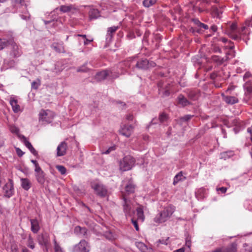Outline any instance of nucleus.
Masks as SVG:
<instances>
[{"instance_id":"4","label":"nucleus","mask_w":252,"mask_h":252,"mask_svg":"<svg viewBox=\"0 0 252 252\" xmlns=\"http://www.w3.org/2000/svg\"><path fill=\"white\" fill-rule=\"evenodd\" d=\"M157 86L158 94L161 98L169 96L172 92V86L170 83H165L162 80H160L158 82Z\"/></svg>"},{"instance_id":"57","label":"nucleus","mask_w":252,"mask_h":252,"mask_svg":"<svg viewBox=\"0 0 252 252\" xmlns=\"http://www.w3.org/2000/svg\"><path fill=\"white\" fill-rule=\"evenodd\" d=\"M227 188L224 187H222L219 188H217V190L218 191H220L221 193H224L226 192Z\"/></svg>"},{"instance_id":"28","label":"nucleus","mask_w":252,"mask_h":252,"mask_svg":"<svg viewBox=\"0 0 252 252\" xmlns=\"http://www.w3.org/2000/svg\"><path fill=\"white\" fill-rule=\"evenodd\" d=\"M22 0H13L10 11L13 13L17 12L18 9L22 6Z\"/></svg>"},{"instance_id":"60","label":"nucleus","mask_w":252,"mask_h":252,"mask_svg":"<svg viewBox=\"0 0 252 252\" xmlns=\"http://www.w3.org/2000/svg\"><path fill=\"white\" fill-rule=\"evenodd\" d=\"M34 167H35V168H34L35 173L43 171L38 163L36 164V165H34Z\"/></svg>"},{"instance_id":"39","label":"nucleus","mask_w":252,"mask_h":252,"mask_svg":"<svg viewBox=\"0 0 252 252\" xmlns=\"http://www.w3.org/2000/svg\"><path fill=\"white\" fill-rule=\"evenodd\" d=\"M223 250H224V252H236L237 245L233 243L226 248L223 247Z\"/></svg>"},{"instance_id":"41","label":"nucleus","mask_w":252,"mask_h":252,"mask_svg":"<svg viewBox=\"0 0 252 252\" xmlns=\"http://www.w3.org/2000/svg\"><path fill=\"white\" fill-rule=\"evenodd\" d=\"M244 88L250 95H252V82L247 81L244 85Z\"/></svg>"},{"instance_id":"16","label":"nucleus","mask_w":252,"mask_h":252,"mask_svg":"<svg viewBox=\"0 0 252 252\" xmlns=\"http://www.w3.org/2000/svg\"><path fill=\"white\" fill-rule=\"evenodd\" d=\"M67 144L65 141L60 143L57 148V156L62 157L66 154Z\"/></svg>"},{"instance_id":"62","label":"nucleus","mask_w":252,"mask_h":252,"mask_svg":"<svg viewBox=\"0 0 252 252\" xmlns=\"http://www.w3.org/2000/svg\"><path fill=\"white\" fill-rule=\"evenodd\" d=\"M133 32L135 33V34H136V35L137 36H140L142 34V32L140 31V30L137 29H135L134 30V32Z\"/></svg>"},{"instance_id":"49","label":"nucleus","mask_w":252,"mask_h":252,"mask_svg":"<svg viewBox=\"0 0 252 252\" xmlns=\"http://www.w3.org/2000/svg\"><path fill=\"white\" fill-rule=\"evenodd\" d=\"M28 246L32 249H33L34 248V244L33 240V239L32 238L31 236H29L28 238Z\"/></svg>"},{"instance_id":"40","label":"nucleus","mask_w":252,"mask_h":252,"mask_svg":"<svg viewBox=\"0 0 252 252\" xmlns=\"http://www.w3.org/2000/svg\"><path fill=\"white\" fill-rule=\"evenodd\" d=\"M59 9L61 12L65 13L69 12L72 9V5H61L59 8H56L55 10H58Z\"/></svg>"},{"instance_id":"29","label":"nucleus","mask_w":252,"mask_h":252,"mask_svg":"<svg viewBox=\"0 0 252 252\" xmlns=\"http://www.w3.org/2000/svg\"><path fill=\"white\" fill-rule=\"evenodd\" d=\"M21 187L25 190H28L32 186L30 180L28 178H21Z\"/></svg>"},{"instance_id":"53","label":"nucleus","mask_w":252,"mask_h":252,"mask_svg":"<svg viewBox=\"0 0 252 252\" xmlns=\"http://www.w3.org/2000/svg\"><path fill=\"white\" fill-rule=\"evenodd\" d=\"M228 45L225 46V48L226 49H228L230 50H232L234 48V43L231 41L229 40L228 41Z\"/></svg>"},{"instance_id":"31","label":"nucleus","mask_w":252,"mask_h":252,"mask_svg":"<svg viewBox=\"0 0 252 252\" xmlns=\"http://www.w3.org/2000/svg\"><path fill=\"white\" fill-rule=\"evenodd\" d=\"M9 102L14 113H18L20 111V106L18 104V100L17 99L11 98Z\"/></svg>"},{"instance_id":"12","label":"nucleus","mask_w":252,"mask_h":252,"mask_svg":"<svg viewBox=\"0 0 252 252\" xmlns=\"http://www.w3.org/2000/svg\"><path fill=\"white\" fill-rule=\"evenodd\" d=\"M135 189V185L132 182L129 181L125 188V191L122 192V198H128V195L134 193Z\"/></svg>"},{"instance_id":"48","label":"nucleus","mask_w":252,"mask_h":252,"mask_svg":"<svg viewBox=\"0 0 252 252\" xmlns=\"http://www.w3.org/2000/svg\"><path fill=\"white\" fill-rule=\"evenodd\" d=\"M87 63H84L82 66L79 67L77 71L80 72H87L89 70V69L86 66Z\"/></svg>"},{"instance_id":"20","label":"nucleus","mask_w":252,"mask_h":252,"mask_svg":"<svg viewBox=\"0 0 252 252\" xmlns=\"http://www.w3.org/2000/svg\"><path fill=\"white\" fill-rule=\"evenodd\" d=\"M22 138L23 139V142L24 145L26 146V147L30 151V152L36 157L38 156V154L37 151L33 147L31 143V142L28 141L27 138L24 136H22Z\"/></svg>"},{"instance_id":"9","label":"nucleus","mask_w":252,"mask_h":252,"mask_svg":"<svg viewBox=\"0 0 252 252\" xmlns=\"http://www.w3.org/2000/svg\"><path fill=\"white\" fill-rule=\"evenodd\" d=\"M123 199V212H124L126 217H132L133 214L134 213L133 211L131 210V207L130 205V201L128 198H125L124 197Z\"/></svg>"},{"instance_id":"42","label":"nucleus","mask_w":252,"mask_h":252,"mask_svg":"<svg viewBox=\"0 0 252 252\" xmlns=\"http://www.w3.org/2000/svg\"><path fill=\"white\" fill-rule=\"evenodd\" d=\"M104 236L108 240L113 241L116 239V235L113 233L111 231H106Z\"/></svg>"},{"instance_id":"13","label":"nucleus","mask_w":252,"mask_h":252,"mask_svg":"<svg viewBox=\"0 0 252 252\" xmlns=\"http://www.w3.org/2000/svg\"><path fill=\"white\" fill-rule=\"evenodd\" d=\"M236 95H237V94ZM221 96L222 100L228 105H233L239 102V99L237 96H231L225 95L224 93L221 94Z\"/></svg>"},{"instance_id":"52","label":"nucleus","mask_w":252,"mask_h":252,"mask_svg":"<svg viewBox=\"0 0 252 252\" xmlns=\"http://www.w3.org/2000/svg\"><path fill=\"white\" fill-rule=\"evenodd\" d=\"M212 51L215 53H221V50L219 46L214 45L212 48Z\"/></svg>"},{"instance_id":"21","label":"nucleus","mask_w":252,"mask_h":252,"mask_svg":"<svg viewBox=\"0 0 252 252\" xmlns=\"http://www.w3.org/2000/svg\"><path fill=\"white\" fill-rule=\"evenodd\" d=\"M30 221L31 224V231L34 234L37 233L40 229L38 220L37 218H35L30 219Z\"/></svg>"},{"instance_id":"38","label":"nucleus","mask_w":252,"mask_h":252,"mask_svg":"<svg viewBox=\"0 0 252 252\" xmlns=\"http://www.w3.org/2000/svg\"><path fill=\"white\" fill-rule=\"evenodd\" d=\"M211 60L213 62L217 63L218 65L222 64L225 61L223 58L217 55L212 56Z\"/></svg>"},{"instance_id":"1","label":"nucleus","mask_w":252,"mask_h":252,"mask_svg":"<svg viewBox=\"0 0 252 252\" xmlns=\"http://www.w3.org/2000/svg\"><path fill=\"white\" fill-rule=\"evenodd\" d=\"M90 187L94 190V193L100 198H105L108 196L107 187L101 183L98 179L90 181Z\"/></svg>"},{"instance_id":"63","label":"nucleus","mask_w":252,"mask_h":252,"mask_svg":"<svg viewBox=\"0 0 252 252\" xmlns=\"http://www.w3.org/2000/svg\"><path fill=\"white\" fill-rule=\"evenodd\" d=\"M55 252H63L60 246H56V248H54Z\"/></svg>"},{"instance_id":"56","label":"nucleus","mask_w":252,"mask_h":252,"mask_svg":"<svg viewBox=\"0 0 252 252\" xmlns=\"http://www.w3.org/2000/svg\"><path fill=\"white\" fill-rule=\"evenodd\" d=\"M16 153L17 154V155L19 157H21L22 156H23V155L24 154V152H23L20 148H16Z\"/></svg>"},{"instance_id":"58","label":"nucleus","mask_w":252,"mask_h":252,"mask_svg":"<svg viewBox=\"0 0 252 252\" xmlns=\"http://www.w3.org/2000/svg\"><path fill=\"white\" fill-rule=\"evenodd\" d=\"M252 76V74L250 72H246L243 76V79L244 81H246L247 79L251 77Z\"/></svg>"},{"instance_id":"36","label":"nucleus","mask_w":252,"mask_h":252,"mask_svg":"<svg viewBox=\"0 0 252 252\" xmlns=\"http://www.w3.org/2000/svg\"><path fill=\"white\" fill-rule=\"evenodd\" d=\"M100 16V13L97 9H92L89 11V17L91 19H95Z\"/></svg>"},{"instance_id":"30","label":"nucleus","mask_w":252,"mask_h":252,"mask_svg":"<svg viewBox=\"0 0 252 252\" xmlns=\"http://www.w3.org/2000/svg\"><path fill=\"white\" fill-rule=\"evenodd\" d=\"M10 35L7 38H0V51L9 46Z\"/></svg>"},{"instance_id":"25","label":"nucleus","mask_w":252,"mask_h":252,"mask_svg":"<svg viewBox=\"0 0 252 252\" xmlns=\"http://www.w3.org/2000/svg\"><path fill=\"white\" fill-rule=\"evenodd\" d=\"M192 22L194 25L198 27V29L200 30V32L203 33L204 30H207L209 27L207 25L201 23L198 19L194 18L192 19Z\"/></svg>"},{"instance_id":"15","label":"nucleus","mask_w":252,"mask_h":252,"mask_svg":"<svg viewBox=\"0 0 252 252\" xmlns=\"http://www.w3.org/2000/svg\"><path fill=\"white\" fill-rule=\"evenodd\" d=\"M119 28V26H113L107 29V34L106 35V43L107 44L110 43L113 37L114 33Z\"/></svg>"},{"instance_id":"46","label":"nucleus","mask_w":252,"mask_h":252,"mask_svg":"<svg viewBox=\"0 0 252 252\" xmlns=\"http://www.w3.org/2000/svg\"><path fill=\"white\" fill-rule=\"evenodd\" d=\"M197 28L198 27L196 26L195 27H191L189 29V32L192 33L193 35H196L197 33L201 34L200 30Z\"/></svg>"},{"instance_id":"17","label":"nucleus","mask_w":252,"mask_h":252,"mask_svg":"<svg viewBox=\"0 0 252 252\" xmlns=\"http://www.w3.org/2000/svg\"><path fill=\"white\" fill-rule=\"evenodd\" d=\"M232 124L234 126L233 130L236 134L245 128L244 123L238 119H235L233 120Z\"/></svg>"},{"instance_id":"24","label":"nucleus","mask_w":252,"mask_h":252,"mask_svg":"<svg viewBox=\"0 0 252 252\" xmlns=\"http://www.w3.org/2000/svg\"><path fill=\"white\" fill-rule=\"evenodd\" d=\"M109 75V71L108 70H103L96 73L94 78L97 81H101L105 80Z\"/></svg>"},{"instance_id":"18","label":"nucleus","mask_w":252,"mask_h":252,"mask_svg":"<svg viewBox=\"0 0 252 252\" xmlns=\"http://www.w3.org/2000/svg\"><path fill=\"white\" fill-rule=\"evenodd\" d=\"M177 101L178 104L181 106L182 107H185L192 104V103L182 94H179L178 95L177 98Z\"/></svg>"},{"instance_id":"14","label":"nucleus","mask_w":252,"mask_h":252,"mask_svg":"<svg viewBox=\"0 0 252 252\" xmlns=\"http://www.w3.org/2000/svg\"><path fill=\"white\" fill-rule=\"evenodd\" d=\"M133 127L131 125H124L121 126V129L119 130L120 134L126 137H129L131 135Z\"/></svg>"},{"instance_id":"32","label":"nucleus","mask_w":252,"mask_h":252,"mask_svg":"<svg viewBox=\"0 0 252 252\" xmlns=\"http://www.w3.org/2000/svg\"><path fill=\"white\" fill-rule=\"evenodd\" d=\"M234 155V151H227L220 153V158L224 160H226Z\"/></svg>"},{"instance_id":"59","label":"nucleus","mask_w":252,"mask_h":252,"mask_svg":"<svg viewBox=\"0 0 252 252\" xmlns=\"http://www.w3.org/2000/svg\"><path fill=\"white\" fill-rule=\"evenodd\" d=\"M82 227L80 226H76L74 228V232L77 234H81V231L82 230Z\"/></svg>"},{"instance_id":"37","label":"nucleus","mask_w":252,"mask_h":252,"mask_svg":"<svg viewBox=\"0 0 252 252\" xmlns=\"http://www.w3.org/2000/svg\"><path fill=\"white\" fill-rule=\"evenodd\" d=\"M136 213L137 216V219L143 221L145 218L143 211V206H139L136 208Z\"/></svg>"},{"instance_id":"47","label":"nucleus","mask_w":252,"mask_h":252,"mask_svg":"<svg viewBox=\"0 0 252 252\" xmlns=\"http://www.w3.org/2000/svg\"><path fill=\"white\" fill-rule=\"evenodd\" d=\"M56 168L62 175H64L66 174V169L64 166L61 165H57L56 166Z\"/></svg>"},{"instance_id":"8","label":"nucleus","mask_w":252,"mask_h":252,"mask_svg":"<svg viewBox=\"0 0 252 252\" xmlns=\"http://www.w3.org/2000/svg\"><path fill=\"white\" fill-rule=\"evenodd\" d=\"M90 247L88 242L85 240H82L73 248V252H89Z\"/></svg>"},{"instance_id":"19","label":"nucleus","mask_w":252,"mask_h":252,"mask_svg":"<svg viewBox=\"0 0 252 252\" xmlns=\"http://www.w3.org/2000/svg\"><path fill=\"white\" fill-rule=\"evenodd\" d=\"M17 62L13 58L8 60H4L1 69L6 70L15 67Z\"/></svg>"},{"instance_id":"2","label":"nucleus","mask_w":252,"mask_h":252,"mask_svg":"<svg viewBox=\"0 0 252 252\" xmlns=\"http://www.w3.org/2000/svg\"><path fill=\"white\" fill-rule=\"evenodd\" d=\"M174 209L171 206L164 207L154 219V222L158 223L167 221L174 213Z\"/></svg>"},{"instance_id":"35","label":"nucleus","mask_w":252,"mask_h":252,"mask_svg":"<svg viewBox=\"0 0 252 252\" xmlns=\"http://www.w3.org/2000/svg\"><path fill=\"white\" fill-rule=\"evenodd\" d=\"M211 12L212 15L214 17H216L219 19L221 18V15L222 13L221 10L216 6H214L212 7Z\"/></svg>"},{"instance_id":"22","label":"nucleus","mask_w":252,"mask_h":252,"mask_svg":"<svg viewBox=\"0 0 252 252\" xmlns=\"http://www.w3.org/2000/svg\"><path fill=\"white\" fill-rule=\"evenodd\" d=\"M51 47L58 53H65V50L63 43L54 42L51 45Z\"/></svg>"},{"instance_id":"50","label":"nucleus","mask_w":252,"mask_h":252,"mask_svg":"<svg viewBox=\"0 0 252 252\" xmlns=\"http://www.w3.org/2000/svg\"><path fill=\"white\" fill-rule=\"evenodd\" d=\"M117 146L114 145L110 147L107 150L102 153V154L107 155L110 154L111 152L115 151L116 149Z\"/></svg>"},{"instance_id":"45","label":"nucleus","mask_w":252,"mask_h":252,"mask_svg":"<svg viewBox=\"0 0 252 252\" xmlns=\"http://www.w3.org/2000/svg\"><path fill=\"white\" fill-rule=\"evenodd\" d=\"M194 116L191 115H186L183 117L179 118V121L182 122H188Z\"/></svg>"},{"instance_id":"55","label":"nucleus","mask_w":252,"mask_h":252,"mask_svg":"<svg viewBox=\"0 0 252 252\" xmlns=\"http://www.w3.org/2000/svg\"><path fill=\"white\" fill-rule=\"evenodd\" d=\"M131 222L133 224V225H134L136 230L139 231V226H138L137 220H134V219L132 218V219H131Z\"/></svg>"},{"instance_id":"34","label":"nucleus","mask_w":252,"mask_h":252,"mask_svg":"<svg viewBox=\"0 0 252 252\" xmlns=\"http://www.w3.org/2000/svg\"><path fill=\"white\" fill-rule=\"evenodd\" d=\"M188 97L193 101L196 100L198 97V94L193 90H188L187 92Z\"/></svg>"},{"instance_id":"61","label":"nucleus","mask_w":252,"mask_h":252,"mask_svg":"<svg viewBox=\"0 0 252 252\" xmlns=\"http://www.w3.org/2000/svg\"><path fill=\"white\" fill-rule=\"evenodd\" d=\"M217 29H218L217 26L216 25H213L211 27V28L210 29V31H212V32L213 33H214L216 32H217Z\"/></svg>"},{"instance_id":"27","label":"nucleus","mask_w":252,"mask_h":252,"mask_svg":"<svg viewBox=\"0 0 252 252\" xmlns=\"http://www.w3.org/2000/svg\"><path fill=\"white\" fill-rule=\"evenodd\" d=\"M168 119V115L166 114L165 112H162L159 115L158 119L156 118L153 119L151 122V124H156L157 123V121L158 120L160 122V123H163L165 122H167Z\"/></svg>"},{"instance_id":"10","label":"nucleus","mask_w":252,"mask_h":252,"mask_svg":"<svg viewBox=\"0 0 252 252\" xmlns=\"http://www.w3.org/2000/svg\"><path fill=\"white\" fill-rule=\"evenodd\" d=\"M54 115L53 112L49 110H41L39 113V120L45 121L48 123L52 122Z\"/></svg>"},{"instance_id":"7","label":"nucleus","mask_w":252,"mask_h":252,"mask_svg":"<svg viewBox=\"0 0 252 252\" xmlns=\"http://www.w3.org/2000/svg\"><path fill=\"white\" fill-rule=\"evenodd\" d=\"M3 196L9 198L14 194V183L12 179H9L8 182L3 187Z\"/></svg>"},{"instance_id":"64","label":"nucleus","mask_w":252,"mask_h":252,"mask_svg":"<svg viewBox=\"0 0 252 252\" xmlns=\"http://www.w3.org/2000/svg\"><path fill=\"white\" fill-rule=\"evenodd\" d=\"M212 252H224V250H223V247H221L217 248Z\"/></svg>"},{"instance_id":"51","label":"nucleus","mask_w":252,"mask_h":252,"mask_svg":"<svg viewBox=\"0 0 252 252\" xmlns=\"http://www.w3.org/2000/svg\"><path fill=\"white\" fill-rule=\"evenodd\" d=\"M136 246L140 250L143 252L147 249V246L143 243L138 242Z\"/></svg>"},{"instance_id":"43","label":"nucleus","mask_w":252,"mask_h":252,"mask_svg":"<svg viewBox=\"0 0 252 252\" xmlns=\"http://www.w3.org/2000/svg\"><path fill=\"white\" fill-rule=\"evenodd\" d=\"M157 1V0H144L143 4L146 7H149L155 4Z\"/></svg>"},{"instance_id":"5","label":"nucleus","mask_w":252,"mask_h":252,"mask_svg":"<svg viewBox=\"0 0 252 252\" xmlns=\"http://www.w3.org/2000/svg\"><path fill=\"white\" fill-rule=\"evenodd\" d=\"M135 162V159L131 156H125L120 161V170L123 172L130 170L134 166Z\"/></svg>"},{"instance_id":"3","label":"nucleus","mask_w":252,"mask_h":252,"mask_svg":"<svg viewBox=\"0 0 252 252\" xmlns=\"http://www.w3.org/2000/svg\"><path fill=\"white\" fill-rule=\"evenodd\" d=\"M9 46H10L9 56L12 58L17 59L21 56L23 54L22 48L15 42L14 37L12 34L10 35Z\"/></svg>"},{"instance_id":"11","label":"nucleus","mask_w":252,"mask_h":252,"mask_svg":"<svg viewBox=\"0 0 252 252\" xmlns=\"http://www.w3.org/2000/svg\"><path fill=\"white\" fill-rule=\"evenodd\" d=\"M37 241L40 245L47 248L50 242L49 234L46 232H42L41 234L38 235Z\"/></svg>"},{"instance_id":"54","label":"nucleus","mask_w":252,"mask_h":252,"mask_svg":"<svg viewBox=\"0 0 252 252\" xmlns=\"http://www.w3.org/2000/svg\"><path fill=\"white\" fill-rule=\"evenodd\" d=\"M11 252H19L18 246L15 244H13L11 246Z\"/></svg>"},{"instance_id":"6","label":"nucleus","mask_w":252,"mask_h":252,"mask_svg":"<svg viewBox=\"0 0 252 252\" xmlns=\"http://www.w3.org/2000/svg\"><path fill=\"white\" fill-rule=\"evenodd\" d=\"M156 63L152 61H150L145 58H139L136 61L135 67L138 69L148 70L155 67Z\"/></svg>"},{"instance_id":"44","label":"nucleus","mask_w":252,"mask_h":252,"mask_svg":"<svg viewBox=\"0 0 252 252\" xmlns=\"http://www.w3.org/2000/svg\"><path fill=\"white\" fill-rule=\"evenodd\" d=\"M41 83L39 79H37L35 81H33L31 84L32 89L37 90L40 86Z\"/></svg>"},{"instance_id":"26","label":"nucleus","mask_w":252,"mask_h":252,"mask_svg":"<svg viewBox=\"0 0 252 252\" xmlns=\"http://www.w3.org/2000/svg\"><path fill=\"white\" fill-rule=\"evenodd\" d=\"M207 194V190L203 187L198 189L195 192L196 197L198 200L204 199L206 197Z\"/></svg>"},{"instance_id":"23","label":"nucleus","mask_w":252,"mask_h":252,"mask_svg":"<svg viewBox=\"0 0 252 252\" xmlns=\"http://www.w3.org/2000/svg\"><path fill=\"white\" fill-rule=\"evenodd\" d=\"M35 177L38 184L43 185L46 181V174L43 171L35 173Z\"/></svg>"},{"instance_id":"33","label":"nucleus","mask_w":252,"mask_h":252,"mask_svg":"<svg viewBox=\"0 0 252 252\" xmlns=\"http://www.w3.org/2000/svg\"><path fill=\"white\" fill-rule=\"evenodd\" d=\"M186 179L185 177L183 176V172L180 171L177 174H176L173 180V184L175 186L177 183L180 181H183Z\"/></svg>"}]
</instances>
